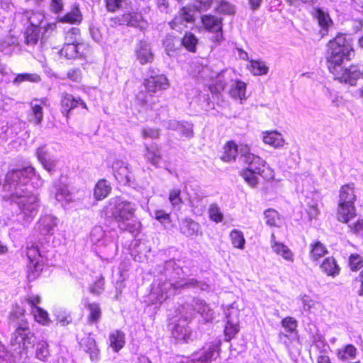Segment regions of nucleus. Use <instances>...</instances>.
Instances as JSON below:
<instances>
[{
  "label": "nucleus",
  "mask_w": 363,
  "mask_h": 363,
  "mask_svg": "<svg viewBox=\"0 0 363 363\" xmlns=\"http://www.w3.org/2000/svg\"><path fill=\"white\" fill-rule=\"evenodd\" d=\"M35 177V169L28 166L9 171L5 178L2 200L6 206L18 208L19 219L24 225L30 223L38 211V196L26 188L28 182Z\"/></svg>",
  "instance_id": "1"
},
{
  "label": "nucleus",
  "mask_w": 363,
  "mask_h": 363,
  "mask_svg": "<svg viewBox=\"0 0 363 363\" xmlns=\"http://www.w3.org/2000/svg\"><path fill=\"white\" fill-rule=\"evenodd\" d=\"M156 281L163 284L164 289H170L173 292L183 288L199 289L201 291H208L209 285L199 281L195 279H184V272L175 259L166 261L163 264L156 268Z\"/></svg>",
  "instance_id": "2"
},
{
  "label": "nucleus",
  "mask_w": 363,
  "mask_h": 363,
  "mask_svg": "<svg viewBox=\"0 0 363 363\" xmlns=\"http://www.w3.org/2000/svg\"><path fill=\"white\" fill-rule=\"evenodd\" d=\"M108 208L121 230L128 231L134 235L138 233L140 223L133 219L136 211L135 203L121 197H115L110 199Z\"/></svg>",
  "instance_id": "3"
},
{
  "label": "nucleus",
  "mask_w": 363,
  "mask_h": 363,
  "mask_svg": "<svg viewBox=\"0 0 363 363\" xmlns=\"http://www.w3.org/2000/svg\"><path fill=\"white\" fill-rule=\"evenodd\" d=\"M354 50L350 38L345 34H338L328 43L326 60L328 69L342 65L345 61L351 59Z\"/></svg>",
  "instance_id": "4"
},
{
  "label": "nucleus",
  "mask_w": 363,
  "mask_h": 363,
  "mask_svg": "<svg viewBox=\"0 0 363 363\" xmlns=\"http://www.w3.org/2000/svg\"><path fill=\"white\" fill-rule=\"evenodd\" d=\"M10 322L14 324L15 331L11 337V345L18 348L26 349L35 342L34 334L31 332L28 322L25 318L24 310L16 306L10 315Z\"/></svg>",
  "instance_id": "5"
},
{
  "label": "nucleus",
  "mask_w": 363,
  "mask_h": 363,
  "mask_svg": "<svg viewBox=\"0 0 363 363\" xmlns=\"http://www.w3.org/2000/svg\"><path fill=\"white\" fill-rule=\"evenodd\" d=\"M355 201L354 184L351 183L343 185L339 194L337 215L339 221L347 223L355 216Z\"/></svg>",
  "instance_id": "6"
},
{
  "label": "nucleus",
  "mask_w": 363,
  "mask_h": 363,
  "mask_svg": "<svg viewBox=\"0 0 363 363\" xmlns=\"http://www.w3.org/2000/svg\"><path fill=\"white\" fill-rule=\"evenodd\" d=\"M240 155L243 162L248 166L247 169L254 171V172L267 179L274 177V173L265 160L251 152L247 145L240 147Z\"/></svg>",
  "instance_id": "7"
},
{
  "label": "nucleus",
  "mask_w": 363,
  "mask_h": 363,
  "mask_svg": "<svg viewBox=\"0 0 363 363\" xmlns=\"http://www.w3.org/2000/svg\"><path fill=\"white\" fill-rule=\"evenodd\" d=\"M329 71L336 79L351 86L356 85L357 79L363 77V71L360 70L357 65H351L347 68H344L342 65H338Z\"/></svg>",
  "instance_id": "8"
},
{
  "label": "nucleus",
  "mask_w": 363,
  "mask_h": 363,
  "mask_svg": "<svg viewBox=\"0 0 363 363\" xmlns=\"http://www.w3.org/2000/svg\"><path fill=\"white\" fill-rule=\"evenodd\" d=\"M204 28L214 33L212 40L220 43L223 40L222 18L211 14L203 15L201 17Z\"/></svg>",
  "instance_id": "9"
},
{
  "label": "nucleus",
  "mask_w": 363,
  "mask_h": 363,
  "mask_svg": "<svg viewBox=\"0 0 363 363\" xmlns=\"http://www.w3.org/2000/svg\"><path fill=\"white\" fill-rule=\"evenodd\" d=\"M26 255L30 262L29 268L38 274L43 269V257L45 256L44 252L40 250L38 245L30 243L27 245Z\"/></svg>",
  "instance_id": "10"
},
{
  "label": "nucleus",
  "mask_w": 363,
  "mask_h": 363,
  "mask_svg": "<svg viewBox=\"0 0 363 363\" xmlns=\"http://www.w3.org/2000/svg\"><path fill=\"white\" fill-rule=\"evenodd\" d=\"M188 309L191 311L189 313L194 314V312H196L200 314L206 322L211 321L213 318V310L203 300L194 298L191 305L182 306L179 311L181 313H183L185 310Z\"/></svg>",
  "instance_id": "11"
},
{
  "label": "nucleus",
  "mask_w": 363,
  "mask_h": 363,
  "mask_svg": "<svg viewBox=\"0 0 363 363\" xmlns=\"http://www.w3.org/2000/svg\"><path fill=\"white\" fill-rule=\"evenodd\" d=\"M61 112L67 118L69 117L72 110L82 106L83 108L87 110V106L85 102L80 97H75L71 94L63 93L61 96L60 100Z\"/></svg>",
  "instance_id": "12"
},
{
  "label": "nucleus",
  "mask_w": 363,
  "mask_h": 363,
  "mask_svg": "<svg viewBox=\"0 0 363 363\" xmlns=\"http://www.w3.org/2000/svg\"><path fill=\"white\" fill-rule=\"evenodd\" d=\"M183 319H179L172 328L173 337L179 341L187 342L190 339L191 332L187 325L189 320L193 316L192 313H185L182 315Z\"/></svg>",
  "instance_id": "13"
},
{
  "label": "nucleus",
  "mask_w": 363,
  "mask_h": 363,
  "mask_svg": "<svg viewBox=\"0 0 363 363\" xmlns=\"http://www.w3.org/2000/svg\"><path fill=\"white\" fill-rule=\"evenodd\" d=\"M40 301V296L38 295L30 294L26 297V301L30 306L31 313L35 320L40 323L45 324L48 320V313L38 306Z\"/></svg>",
  "instance_id": "14"
},
{
  "label": "nucleus",
  "mask_w": 363,
  "mask_h": 363,
  "mask_svg": "<svg viewBox=\"0 0 363 363\" xmlns=\"http://www.w3.org/2000/svg\"><path fill=\"white\" fill-rule=\"evenodd\" d=\"M44 15L39 12L25 11L23 13L15 14V21H22L23 24H29L28 28H33L40 30V27L44 23Z\"/></svg>",
  "instance_id": "15"
},
{
  "label": "nucleus",
  "mask_w": 363,
  "mask_h": 363,
  "mask_svg": "<svg viewBox=\"0 0 363 363\" xmlns=\"http://www.w3.org/2000/svg\"><path fill=\"white\" fill-rule=\"evenodd\" d=\"M162 288L163 284L162 285L155 280L152 290L148 294L147 299L145 300V302L147 304L161 303L174 293L170 289H164Z\"/></svg>",
  "instance_id": "16"
},
{
  "label": "nucleus",
  "mask_w": 363,
  "mask_h": 363,
  "mask_svg": "<svg viewBox=\"0 0 363 363\" xmlns=\"http://www.w3.org/2000/svg\"><path fill=\"white\" fill-rule=\"evenodd\" d=\"M116 179L123 185H130L131 176L128 164L122 160H116L112 165Z\"/></svg>",
  "instance_id": "17"
},
{
  "label": "nucleus",
  "mask_w": 363,
  "mask_h": 363,
  "mask_svg": "<svg viewBox=\"0 0 363 363\" xmlns=\"http://www.w3.org/2000/svg\"><path fill=\"white\" fill-rule=\"evenodd\" d=\"M57 225V218L52 215L41 216L35 224V230L42 235H52Z\"/></svg>",
  "instance_id": "18"
},
{
  "label": "nucleus",
  "mask_w": 363,
  "mask_h": 363,
  "mask_svg": "<svg viewBox=\"0 0 363 363\" xmlns=\"http://www.w3.org/2000/svg\"><path fill=\"white\" fill-rule=\"evenodd\" d=\"M144 85L147 93H156L168 89L169 83L167 77L164 74H161L145 79Z\"/></svg>",
  "instance_id": "19"
},
{
  "label": "nucleus",
  "mask_w": 363,
  "mask_h": 363,
  "mask_svg": "<svg viewBox=\"0 0 363 363\" xmlns=\"http://www.w3.org/2000/svg\"><path fill=\"white\" fill-rule=\"evenodd\" d=\"M136 59L141 65L152 63L154 60V54L150 44L145 40H140L135 48Z\"/></svg>",
  "instance_id": "20"
},
{
  "label": "nucleus",
  "mask_w": 363,
  "mask_h": 363,
  "mask_svg": "<svg viewBox=\"0 0 363 363\" xmlns=\"http://www.w3.org/2000/svg\"><path fill=\"white\" fill-rule=\"evenodd\" d=\"M121 25H127L144 30L147 26V23L143 19L141 13L137 12H128L122 15L119 19Z\"/></svg>",
  "instance_id": "21"
},
{
  "label": "nucleus",
  "mask_w": 363,
  "mask_h": 363,
  "mask_svg": "<svg viewBox=\"0 0 363 363\" xmlns=\"http://www.w3.org/2000/svg\"><path fill=\"white\" fill-rule=\"evenodd\" d=\"M219 356V352L217 345H209L208 347H204L199 352L193 355L192 362L199 361L201 363H208L212 361H216Z\"/></svg>",
  "instance_id": "22"
},
{
  "label": "nucleus",
  "mask_w": 363,
  "mask_h": 363,
  "mask_svg": "<svg viewBox=\"0 0 363 363\" xmlns=\"http://www.w3.org/2000/svg\"><path fill=\"white\" fill-rule=\"evenodd\" d=\"M180 232L187 238H194L202 235L200 225L191 218L182 219L179 224Z\"/></svg>",
  "instance_id": "23"
},
{
  "label": "nucleus",
  "mask_w": 363,
  "mask_h": 363,
  "mask_svg": "<svg viewBox=\"0 0 363 363\" xmlns=\"http://www.w3.org/2000/svg\"><path fill=\"white\" fill-rule=\"evenodd\" d=\"M233 72L231 69H224L220 72L217 75L215 81L210 86L211 92L220 93L223 91L228 83L232 81Z\"/></svg>",
  "instance_id": "24"
},
{
  "label": "nucleus",
  "mask_w": 363,
  "mask_h": 363,
  "mask_svg": "<svg viewBox=\"0 0 363 363\" xmlns=\"http://www.w3.org/2000/svg\"><path fill=\"white\" fill-rule=\"evenodd\" d=\"M239 331V320L238 312H230L226 315V324L225 327V335L227 340L232 339Z\"/></svg>",
  "instance_id": "25"
},
{
  "label": "nucleus",
  "mask_w": 363,
  "mask_h": 363,
  "mask_svg": "<svg viewBox=\"0 0 363 363\" xmlns=\"http://www.w3.org/2000/svg\"><path fill=\"white\" fill-rule=\"evenodd\" d=\"M164 125L169 130H177L181 135L186 138L193 136L192 124L189 123H180L176 120H169L164 122Z\"/></svg>",
  "instance_id": "26"
},
{
  "label": "nucleus",
  "mask_w": 363,
  "mask_h": 363,
  "mask_svg": "<svg viewBox=\"0 0 363 363\" xmlns=\"http://www.w3.org/2000/svg\"><path fill=\"white\" fill-rule=\"evenodd\" d=\"M84 49V44L71 45V43H65L63 48L60 50V55L67 60H73L83 56Z\"/></svg>",
  "instance_id": "27"
},
{
  "label": "nucleus",
  "mask_w": 363,
  "mask_h": 363,
  "mask_svg": "<svg viewBox=\"0 0 363 363\" xmlns=\"http://www.w3.org/2000/svg\"><path fill=\"white\" fill-rule=\"evenodd\" d=\"M45 99H33L30 104L31 113L29 115V120L35 125H40L43 119V105L45 104Z\"/></svg>",
  "instance_id": "28"
},
{
  "label": "nucleus",
  "mask_w": 363,
  "mask_h": 363,
  "mask_svg": "<svg viewBox=\"0 0 363 363\" xmlns=\"http://www.w3.org/2000/svg\"><path fill=\"white\" fill-rule=\"evenodd\" d=\"M145 153L144 155L145 160L155 167H158L162 160V155L159 146L152 143L150 145L145 144Z\"/></svg>",
  "instance_id": "29"
},
{
  "label": "nucleus",
  "mask_w": 363,
  "mask_h": 363,
  "mask_svg": "<svg viewBox=\"0 0 363 363\" xmlns=\"http://www.w3.org/2000/svg\"><path fill=\"white\" fill-rule=\"evenodd\" d=\"M79 343L86 352L89 354V358L91 362L98 360L99 350L96 347L94 337L89 335L88 336L82 338Z\"/></svg>",
  "instance_id": "30"
},
{
  "label": "nucleus",
  "mask_w": 363,
  "mask_h": 363,
  "mask_svg": "<svg viewBox=\"0 0 363 363\" xmlns=\"http://www.w3.org/2000/svg\"><path fill=\"white\" fill-rule=\"evenodd\" d=\"M55 199L57 201L62 203H69L73 201L72 194L66 184L59 182L58 184H55Z\"/></svg>",
  "instance_id": "31"
},
{
  "label": "nucleus",
  "mask_w": 363,
  "mask_h": 363,
  "mask_svg": "<svg viewBox=\"0 0 363 363\" xmlns=\"http://www.w3.org/2000/svg\"><path fill=\"white\" fill-rule=\"evenodd\" d=\"M60 23L78 24L82 21V15L78 6H74L72 10L62 16H58Z\"/></svg>",
  "instance_id": "32"
},
{
  "label": "nucleus",
  "mask_w": 363,
  "mask_h": 363,
  "mask_svg": "<svg viewBox=\"0 0 363 363\" xmlns=\"http://www.w3.org/2000/svg\"><path fill=\"white\" fill-rule=\"evenodd\" d=\"M239 147L233 141L228 142L224 147V152L221 156V160L226 162H230L235 160L238 154H240Z\"/></svg>",
  "instance_id": "33"
},
{
  "label": "nucleus",
  "mask_w": 363,
  "mask_h": 363,
  "mask_svg": "<svg viewBox=\"0 0 363 363\" xmlns=\"http://www.w3.org/2000/svg\"><path fill=\"white\" fill-rule=\"evenodd\" d=\"M108 340L110 347L115 352H118L124 347L125 334L121 330H114L110 333Z\"/></svg>",
  "instance_id": "34"
},
{
  "label": "nucleus",
  "mask_w": 363,
  "mask_h": 363,
  "mask_svg": "<svg viewBox=\"0 0 363 363\" xmlns=\"http://www.w3.org/2000/svg\"><path fill=\"white\" fill-rule=\"evenodd\" d=\"M18 45V39L14 36H6L0 41V52L11 55Z\"/></svg>",
  "instance_id": "35"
},
{
  "label": "nucleus",
  "mask_w": 363,
  "mask_h": 363,
  "mask_svg": "<svg viewBox=\"0 0 363 363\" xmlns=\"http://www.w3.org/2000/svg\"><path fill=\"white\" fill-rule=\"evenodd\" d=\"M90 239L94 245L105 246L107 245V238L105 237V232L101 226L94 227L90 233Z\"/></svg>",
  "instance_id": "36"
},
{
  "label": "nucleus",
  "mask_w": 363,
  "mask_h": 363,
  "mask_svg": "<svg viewBox=\"0 0 363 363\" xmlns=\"http://www.w3.org/2000/svg\"><path fill=\"white\" fill-rule=\"evenodd\" d=\"M274 235H272V247L274 252L282 256L285 259L289 261L293 260V253L289 248L281 242H276Z\"/></svg>",
  "instance_id": "37"
},
{
  "label": "nucleus",
  "mask_w": 363,
  "mask_h": 363,
  "mask_svg": "<svg viewBox=\"0 0 363 363\" xmlns=\"http://www.w3.org/2000/svg\"><path fill=\"white\" fill-rule=\"evenodd\" d=\"M263 142L275 148L282 147L284 143L281 134L277 131L266 133L263 136Z\"/></svg>",
  "instance_id": "38"
},
{
  "label": "nucleus",
  "mask_w": 363,
  "mask_h": 363,
  "mask_svg": "<svg viewBox=\"0 0 363 363\" xmlns=\"http://www.w3.org/2000/svg\"><path fill=\"white\" fill-rule=\"evenodd\" d=\"M111 190V187L106 180H99L94 188V197L97 200H102L110 194Z\"/></svg>",
  "instance_id": "39"
},
{
  "label": "nucleus",
  "mask_w": 363,
  "mask_h": 363,
  "mask_svg": "<svg viewBox=\"0 0 363 363\" xmlns=\"http://www.w3.org/2000/svg\"><path fill=\"white\" fill-rule=\"evenodd\" d=\"M246 84L241 81H236L231 86L229 94L230 96L235 99L243 100L246 99Z\"/></svg>",
  "instance_id": "40"
},
{
  "label": "nucleus",
  "mask_w": 363,
  "mask_h": 363,
  "mask_svg": "<svg viewBox=\"0 0 363 363\" xmlns=\"http://www.w3.org/2000/svg\"><path fill=\"white\" fill-rule=\"evenodd\" d=\"M320 268L327 275L333 277L337 275L340 272V268L335 259L333 257L325 259L320 266Z\"/></svg>",
  "instance_id": "41"
},
{
  "label": "nucleus",
  "mask_w": 363,
  "mask_h": 363,
  "mask_svg": "<svg viewBox=\"0 0 363 363\" xmlns=\"http://www.w3.org/2000/svg\"><path fill=\"white\" fill-rule=\"evenodd\" d=\"M86 308L89 311L88 316V323L93 324L99 322L101 318V310L99 305L96 303H89Z\"/></svg>",
  "instance_id": "42"
},
{
  "label": "nucleus",
  "mask_w": 363,
  "mask_h": 363,
  "mask_svg": "<svg viewBox=\"0 0 363 363\" xmlns=\"http://www.w3.org/2000/svg\"><path fill=\"white\" fill-rule=\"evenodd\" d=\"M357 354V348L351 344L347 345L342 349L337 351V357L341 361L354 359Z\"/></svg>",
  "instance_id": "43"
},
{
  "label": "nucleus",
  "mask_w": 363,
  "mask_h": 363,
  "mask_svg": "<svg viewBox=\"0 0 363 363\" xmlns=\"http://www.w3.org/2000/svg\"><path fill=\"white\" fill-rule=\"evenodd\" d=\"M40 81V77L37 74L22 73L15 76L12 82L16 86H19L24 82H38Z\"/></svg>",
  "instance_id": "44"
},
{
  "label": "nucleus",
  "mask_w": 363,
  "mask_h": 363,
  "mask_svg": "<svg viewBox=\"0 0 363 363\" xmlns=\"http://www.w3.org/2000/svg\"><path fill=\"white\" fill-rule=\"evenodd\" d=\"M198 39L191 33H186L184 36L180 40V45H183L189 52H195Z\"/></svg>",
  "instance_id": "45"
},
{
  "label": "nucleus",
  "mask_w": 363,
  "mask_h": 363,
  "mask_svg": "<svg viewBox=\"0 0 363 363\" xmlns=\"http://www.w3.org/2000/svg\"><path fill=\"white\" fill-rule=\"evenodd\" d=\"M328 252L325 247L319 241L311 245L310 257L313 260H317Z\"/></svg>",
  "instance_id": "46"
},
{
  "label": "nucleus",
  "mask_w": 363,
  "mask_h": 363,
  "mask_svg": "<svg viewBox=\"0 0 363 363\" xmlns=\"http://www.w3.org/2000/svg\"><path fill=\"white\" fill-rule=\"evenodd\" d=\"M164 45L165 47L167 54L169 56H173L176 52L177 47L180 45V39L168 36L164 40Z\"/></svg>",
  "instance_id": "47"
},
{
  "label": "nucleus",
  "mask_w": 363,
  "mask_h": 363,
  "mask_svg": "<svg viewBox=\"0 0 363 363\" xmlns=\"http://www.w3.org/2000/svg\"><path fill=\"white\" fill-rule=\"evenodd\" d=\"M240 174L245 182L251 187L255 188L257 186L258 184V177L256 176V174H257L256 172L245 168L240 172Z\"/></svg>",
  "instance_id": "48"
},
{
  "label": "nucleus",
  "mask_w": 363,
  "mask_h": 363,
  "mask_svg": "<svg viewBox=\"0 0 363 363\" xmlns=\"http://www.w3.org/2000/svg\"><path fill=\"white\" fill-rule=\"evenodd\" d=\"M39 33L40 30L33 28H27L24 33L25 43L28 45H35L39 39Z\"/></svg>",
  "instance_id": "49"
},
{
  "label": "nucleus",
  "mask_w": 363,
  "mask_h": 363,
  "mask_svg": "<svg viewBox=\"0 0 363 363\" xmlns=\"http://www.w3.org/2000/svg\"><path fill=\"white\" fill-rule=\"evenodd\" d=\"M233 247L239 249H243L245 244L243 233L238 230H233L230 234Z\"/></svg>",
  "instance_id": "50"
},
{
  "label": "nucleus",
  "mask_w": 363,
  "mask_h": 363,
  "mask_svg": "<svg viewBox=\"0 0 363 363\" xmlns=\"http://www.w3.org/2000/svg\"><path fill=\"white\" fill-rule=\"evenodd\" d=\"M319 26L322 28L323 30H327L328 26L332 23V21L329 16V15L326 13H325L323 10L320 9H318L315 11V14Z\"/></svg>",
  "instance_id": "51"
},
{
  "label": "nucleus",
  "mask_w": 363,
  "mask_h": 363,
  "mask_svg": "<svg viewBox=\"0 0 363 363\" xmlns=\"http://www.w3.org/2000/svg\"><path fill=\"white\" fill-rule=\"evenodd\" d=\"M66 44L71 45H79L82 44L80 43V30L77 28H72L68 32H67L65 35V43Z\"/></svg>",
  "instance_id": "52"
},
{
  "label": "nucleus",
  "mask_w": 363,
  "mask_h": 363,
  "mask_svg": "<svg viewBox=\"0 0 363 363\" xmlns=\"http://www.w3.org/2000/svg\"><path fill=\"white\" fill-rule=\"evenodd\" d=\"M168 199L173 208H177L179 209L181 204L183 203V201L181 197V190L177 188L171 189L169 192Z\"/></svg>",
  "instance_id": "53"
},
{
  "label": "nucleus",
  "mask_w": 363,
  "mask_h": 363,
  "mask_svg": "<svg viewBox=\"0 0 363 363\" xmlns=\"http://www.w3.org/2000/svg\"><path fill=\"white\" fill-rule=\"evenodd\" d=\"M348 264L351 271L357 272L363 267V257L358 254H352L349 257Z\"/></svg>",
  "instance_id": "54"
},
{
  "label": "nucleus",
  "mask_w": 363,
  "mask_h": 363,
  "mask_svg": "<svg viewBox=\"0 0 363 363\" xmlns=\"http://www.w3.org/2000/svg\"><path fill=\"white\" fill-rule=\"evenodd\" d=\"M264 219L267 225L277 226L279 220V213L274 209L269 208L264 211Z\"/></svg>",
  "instance_id": "55"
},
{
  "label": "nucleus",
  "mask_w": 363,
  "mask_h": 363,
  "mask_svg": "<svg viewBox=\"0 0 363 363\" xmlns=\"http://www.w3.org/2000/svg\"><path fill=\"white\" fill-rule=\"evenodd\" d=\"M252 72L255 75H262L267 74L268 67L263 62L252 61L251 63Z\"/></svg>",
  "instance_id": "56"
},
{
  "label": "nucleus",
  "mask_w": 363,
  "mask_h": 363,
  "mask_svg": "<svg viewBox=\"0 0 363 363\" xmlns=\"http://www.w3.org/2000/svg\"><path fill=\"white\" fill-rule=\"evenodd\" d=\"M208 213L209 217L212 220L216 223H220L223 220V214L217 204H211L208 209Z\"/></svg>",
  "instance_id": "57"
},
{
  "label": "nucleus",
  "mask_w": 363,
  "mask_h": 363,
  "mask_svg": "<svg viewBox=\"0 0 363 363\" xmlns=\"http://www.w3.org/2000/svg\"><path fill=\"white\" fill-rule=\"evenodd\" d=\"M13 101L11 98L0 91V116L10 109Z\"/></svg>",
  "instance_id": "58"
},
{
  "label": "nucleus",
  "mask_w": 363,
  "mask_h": 363,
  "mask_svg": "<svg viewBox=\"0 0 363 363\" xmlns=\"http://www.w3.org/2000/svg\"><path fill=\"white\" fill-rule=\"evenodd\" d=\"M281 325L288 333L296 331L298 326L297 321L293 317H286L281 320Z\"/></svg>",
  "instance_id": "59"
},
{
  "label": "nucleus",
  "mask_w": 363,
  "mask_h": 363,
  "mask_svg": "<svg viewBox=\"0 0 363 363\" xmlns=\"http://www.w3.org/2000/svg\"><path fill=\"white\" fill-rule=\"evenodd\" d=\"M49 355L48 345L45 342L39 343L36 350V357L43 362H46Z\"/></svg>",
  "instance_id": "60"
},
{
  "label": "nucleus",
  "mask_w": 363,
  "mask_h": 363,
  "mask_svg": "<svg viewBox=\"0 0 363 363\" xmlns=\"http://www.w3.org/2000/svg\"><path fill=\"white\" fill-rule=\"evenodd\" d=\"M216 11L222 14H233L235 12L234 6L226 1H221L217 6Z\"/></svg>",
  "instance_id": "61"
},
{
  "label": "nucleus",
  "mask_w": 363,
  "mask_h": 363,
  "mask_svg": "<svg viewBox=\"0 0 363 363\" xmlns=\"http://www.w3.org/2000/svg\"><path fill=\"white\" fill-rule=\"evenodd\" d=\"M169 25L171 28L177 31H181L184 28L186 27V23H185L179 13L169 23Z\"/></svg>",
  "instance_id": "62"
},
{
  "label": "nucleus",
  "mask_w": 363,
  "mask_h": 363,
  "mask_svg": "<svg viewBox=\"0 0 363 363\" xmlns=\"http://www.w3.org/2000/svg\"><path fill=\"white\" fill-rule=\"evenodd\" d=\"M55 315L57 323L62 326L68 325L72 321L71 315L65 311H57Z\"/></svg>",
  "instance_id": "63"
},
{
  "label": "nucleus",
  "mask_w": 363,
  "mask_h": 363,
  "mask_svg": "<svg viewBox=\"0 0 363 363\" xmlns=\"http://www.w3.org/2000/svg\"><path fill=\"white\" fill-rule=\"evenodd\" d=\"M107 10L115 12L123 7L125 0H105Z\"/></svg>",
  "instance_id": "64"
}]
</instances>
